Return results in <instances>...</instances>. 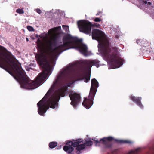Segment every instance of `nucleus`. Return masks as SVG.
Here are the masks:
<instances>
[{
	"instance_id": "obj_10",
	"label": "nucleus",
	"mask_w": 154,
	"mask_h": 154,
	"mask_svg": "<svg viewBox=\"0 0 154 154\" xmlns=\"http://www.w3.org/2000/svg\"><path fill=\"white\" fill-rule=\"evenodd\" d=\"M98 86V82L96 79L95 78L93 79L91 81V86L90 93L95 95Z\"/></svg>"
},
{
	"instance_id": "obj_32",
	"label": "nucleus",
	"mask_w": 154,
	"mask_h": 154,
	"mask_svg": "<svg viewBox=\"0 0 154 154\" xmlns=\"http://www.w3.org/2000/svg\"><path fill=\"white\" fill-rule=\"evenodd\" d=\"M147 3L149 5H151L152 4V3L151 2H147Z\"/></svg>"
},
{
	"instance_id": "obj_9",
	"label": "nucleus",
	"mask_w": 154,
	"mask_h": 154,
	"mask_svg": "<svg viewBox=\"0 0 154 154\" xmlns=\"http://www.w3.org/2000/svg\"><path fill=\"white\" fill-rule=\"evenodd\" d=\"M95 95V94L90 93L88 98H84V100L82 103L83 106L88 109L90 108L93 103V100Z\"/></svg>"
},
{
	"instance_id": "obj_18",
	"label": "nucleus",
	"mask_w": 154,
	"mask_h": 154,
	"mask_svg": "<svg viewBox=\"0 0 154 154\" xmlns=\"http://www.w3.org/2000/svg\"><path fill=\"white\" fill-rule=\"evenodd\" d=\"M91 63L92 64V66L93 65H95L97 67H98L99 66V62H98V61L94 60H92L91 61Z\"/></svg>"
},
{
	"instance_id": "obj_28",
	"label": "nucleus",
	"mask_w": 154,
	"mask_h": 154,
	"mask_svg": "<svg viewBox=\"0 0 154 154\" xmlns=\"http://www.w3.org/2000/svg\"><path fill=\"white\" fill-rule=\"evenodd\" d=\"M36 11L37 13H38L39 14H40L42 12L41 10L39 9H36Z\"/></svg>"
},
{
	"instance_id": "obj_16",
	"label": "nucleus",
	"mask_w": 154,
	"mask_h": 154,
	"mask_svg": "<svg viewBox=\"0 0 154 154\" xmlns=\"http://www.w3.org/2000/svg\"><path fill=\"white\" fill-rule=\"evenodd\" d=\"M116 142H117L118 143H128V144H131L132 143V142L128 140H116Z\"/></svg>"
},
{
	"instance_id": "obj_15",
	"label": "nucleus",
	"mask_w": 154,
	"mask_h": 154,
	"mask_svg": "<svg viewBox=\"0 0 154 154\" xmlns=\"http://www.w3.org/2000/svg\"><path fill=\"white\" fill-rule=\"evenodd\" d=\"M57 145V143L56 142H51L49 143L48 145L49 147L51 149L55 148Z\"/></svg>"
},
{
	"instance_id": "obj_4",
	"label": "nucleus",
	"mask_w": 154,
	"mask_h": 154,
	"mask_svg": "<svg viewBox=\"0 0 154 154\" xmlns=\"http://www.w3.org/2000/svg\"><path fill=\"white\" fill-rule=\"evenodd\" d=\"M77 25L81 32L90 35L92 26L91 22L87 20H80L77 22Z\"/></svg>"
},
{
	"instance_id": "obj_13",
	"label": "nucleus",
	"mask_w": 154,
	"mask_h": 154,
	"mask_svg": "<svg viewBox=\"0 0 154 154\" xmlns=\"http://www.w3.org/2000/svg\"><path fill=\"white\" fill-rule=\"evenodd\" d=\"M85 65L86 66V69L88 70H90L92 66V64L91 61L88 62L87 61L85 63Z\"/></svg>"
},
{
	"instance_id": "obj_2",
	"label": "nucleus",
	"mask_w": 154,
	"mask_h": 154,
	"mask_svg": "<svg viewBox=\"0 0 154 154\" xmlns=\"http://www.w3.org/2000/svg\"><path fill=\"white\" fill-rule=\"evenodd\" d=\"M76 81L75 76L70 69L61 71L46 94L37 103L38 114L43 116L49 107L53 109L57 107L60 97L66 95L68 87H70Z\"/></svg>"
},
{
	"instance_id": "obj_7",
	"label": "nucleus",
	"mask_w": 154,
	"mask_h": 154,
	"mask_svg": "<svg viewBox=\"0 0 154 154\" xmlns=\"http://www.w3.org/2000/svg\"><path fill=\"white\" fill-rule=\"evenodd\" d=\"M92 139L94 141L95 144L96 146H100V143H102L105 145L106 147L110 148L111 147V145L109 142L112 141L113 140V138L112 137H104L101 139L99 141L93 139Z\"/></svg>"
},
{
	"instance_id": "obj_29",
	"label": "nucleus",
	"mask_w": 154,
	"mask_h": 154,
	"mask_svg": "<svg viewBox=\"0 0 154 154\" xmlns=\"http://www.w3.org/2000/svg\"><path fill=\"white\" fill-rule=\"evenodd\" d=\"M147 0H142V2L144 3L145 4H146L147 3Z\"/></svg>"
},
{
	"instance_id": "obj_12",
	"label": "nucleus",
	"mask_w": 154,
	"mask_h": 154,
	"mask_svg": "<svg viewBox=\"0 0 154 154\" xmlns=\"http://www.w3.org/2000/svg\"><path fill=\"white\" fill-rule=\"evenodd\" d=\"M90 73H87L86 74L85 76H83L80 79L81 80L85 79L84 81L85 82H88L90 80Z\"/></svg>"
},
{
	"instance_id": "obj_17",
	"label": "nucleus",
	"mask_w": 154,
	"mask_h": 154,
	"mask_svg": "<svg viewBox=\"0 0 154 154\" xmlns=\"http://www.w3.org/2000/svg\"><path fill=\"white\" fill-rule=\"evenodd\" d=\"M85 148V146L84 144L79 145L76 147V149L79 151Z\"/></svg>"
},
{
	"instance_id": "obj_25",
	"label": "nucleus",
	"mask_w": 154,
	"mask_h": 154,
	"mask_svg": "<svg viewBox=\"0 0 154 154\" xmlns=\"http://www.w3.org/2000/svg\"><path fill=\"white\" fill-rule=\"evenodd\" d=\"M100 26V25L96 23H94L93 24H92V27H99Z\"/></svg>"
},
{
	"instance_id": "obj_27",
	"label": "nucleus",
	"mask_w": 154,
	"mask_h": 154,
	"mask_svg": "<svg viewBox=\"0 0 154 154\" xmlns=\"http://www.w3.org/2000/svg\"><path fill=\"white\" fill-rule=\"evenodd\" d=\"M141 40L140 39H138L137 40V44L139 45H142L141 44V43L140 42Z\"/></svg>"
},
{
	"instance_id": "obj_22",
	"label": "nucleus",
	"mask_w": 154,
	"mask_h": 154,
	"mask_svg": "<svg viewBox=\"0 0 154 154\" xmlns=\"http://www.w3.org/2000/svg\"><path fill=\"white\" fill-rule=\"evenodd\" d=\"M62 27L63 29L65 30L66 32L68 31L69 28L68 26L63 25Z\"/></svg>"
},
{
	"instance_id": "obj_20",
	"label": "nucleus",
	"mask_w": 154,
	"mask_h": 154,
	"mask_svg": "<svg viewBox=\"0 0 154 154\" xmlns=\"http://www.w3.org/2000/svg\"><path fill=\"white\" fill-rule=\"evenodd\" d=\"M16 12L20 14H23L24 13V11L22 9L20 8L17 9L16 11Z\"/></svg>"
},
{
	"instance_id": "obj_6",
	"label": "nucleus",
	"mask_w": 154,
	"mask_h": 154,
	"mask_svg": "<svg viewBox=\"0 0 154 154\" xmlns=\"http://www.w3.org/2000/svg\"><path fill=\"white\" fill-rule=\"evenodd\" d=\"M82 141V139H80L76 140V142H74L72 141L68 142L66 143L67 146H64L63 147V149L65 151L70 153L74 150V148L72 146L77 147L79 143Z\"/></svg>"
},
{
	"instance_id": "obj_5",
	"label": "nucleus",
	"mask_w": 154,
	"mask_h": 154,
	"mask_svg": "<svg viewBox=\"0 0 154 154\" xmlns=\"http://www.w3.org/2000/svg\"><path fill=\"white\" fill-rule=\"evenodd\" d=\"M70 35L73 38H76L77 39V41H72V42H71V43L68 45V48L66 49V50L71 48H75L79 49L80 52L84 55H87L88 48L87 46L85 45L82 44L79 45H76L77 44L81 43L82 40L79 39L76 37H74L72 36L71 35Z\"/></svg>"
},
{
	"instance_id": "obj_33",
	"label": "nucleus",
	"mask_w": 154,
	"mask_h": 154,
	"mask_svg": "<svg viewBox=\"0 0 154 154\" xmlns=\"http://www.w3.org/2000/svg\"><path fill=\"white\" fill-rule=\"evenodd\" d=\"M26 40L27 41H29L28 39V38H26Z\"/></svg>"
},
{
	"instance_id": "obj_23",
	"label": "nucleus",
	"mask_w": 154,
	"mask_h": 154,
	"mask_svg": "<svg viewBox=\"0 0 154 154\" xmlns=\"http://www.w3.org/2000/svg\"><path fill=\"white\" fill-rule=\"evenodd\" d=\"M138 150V149H137L134 151H131L129 152L128 154H136V153H137Z\"/></svg>"
},
{
	"instance_id": "obj_8",
	"label": "nucleus",
	"mask_w": 154,
	"mask_h": 154,
	"mask_svg": "<svg viewBox=\"0 0 154 154\" xmlns=\"http://www.w3.org/2000/svg\"><path fill=\"white\" fill-rule=\"evenodd\" d=\"M69 96L71 100L70 104L72 105L74 107H76L81 100L80 94L77 93H74L73 91H72L70 93Z\"/></svg>"
},
{
	"instance_id": "obj_11",
	"label": "nucleus",
	"mask_w": 154,
	"mask_h": 154,
	"mask_svg": "<svg viewBox=\"0 0 154 154\" xmlns=\"http://www.w3.org/2000/svg\"><path fill=\"white\" fill-rule=\"evenodd\" d=\"M130 98L137 105L141 108H143V106L142 104L141 100L142 98L141 97H136L132 95L130 96Z\"/></svg>"
},
{
	"instance_id": "obj_26",
	"label": "nucleus",
	"mask_w": 154,
	"mask_h": 154,
	"mask_svg": "<svg viewBox=\"0 0 154 154\" xmlns=\"http://www.w3.org/2000/svg\"><path fill=\"white\" fill-rule=\"evenodd\" d=\"M149 44L150 43L148 42L143 43V45L144 47H146L149 46Z\"/></svg>"
},
{
	"instance_id": "obj_19",
	"label": "nucleus",
	"mask_w": 154,
	"mask_h": 154,
	"mask_svg": "<svg viewBox=\"0 0 154 154\" xmlns=\"http://www.w3.org/2000/svg\"><path fill=\"white\" fill-rule=\"evenodd\" d=\"M61 26H59L58 27H54V28H53L52 29H51V30L52 31L54 32H57L59 30L61 29Z\"/></svg>"
},
{
	"instance_id": "obj_30",
	"label": "nucleus",
	"mask_w": 154,
	"mask_h": 154,
	"mask_svg": "<svg viewBox=\"0 0 154 154\" xmlns=\"http://www.w3.org/2000/svg\"><path fill=\"white\" fill-rule=\"evenodd\" d=\"M36 65L35 64H33L32 65H30L29 66V67L30 68H32V66H33V67H35Z\"/></svg>"
},
{
	"instance_id": "obj_24",
	"label": "nucleus",
	"mask_w": 154,
	"mask_h": 154,
	"mask_svg": "<svg viewBox=\"0 0 154 154\" xmlns=\"http://www.w3.org/2000/svg\"><path fill=\"white\" fill-rule=\"evenodd\" d=\"M94 21L96 22H99L101 21V19L100 18L96 17L94 18Z\"/></svg>"
},
{
	"instance_id": "obj_1",
	"label": "nucleus",
	"mask_w": 154,
	"mask_h": 154,
	"mask_svg": "<svg viewBox=\"0 0 154 154\" xmlns=\"http://www.w3.org/2000/svg\"><path fill=\"white\" fill-rule=\"evenodd\" d=\"M57 36L54 35L51 38L43 43L38 39L37 42L38 50L42 52L36 56V60L43 70L36 78L34 81H31L21 68L20 63L17 64L11 60L10 57L5 55V57H0V67L7 71L20 82L24 88L33 89L39 86L52 72L51 66L48 60L58 56L68 48V45L72 41H77L76 38L70 34L65 35L63 39V43L57 46Z\"/></svg>"
},
{
	"instance_id": "obj_31",
	"label": "nucleus",
	"mask_w": 154,
	"mask_h": 154,
	"mask_svg": "<svg viewBox=\"0 0 154 154\" xmlns=\"http://www.w3.org/2000/svg\"><path fill=\"white\" fill-rule=\"evenodd\" d=\"M100 13H101L100 12H98V13L96 14V15L97 16V15H99Z\"/></svg>"
},
{
	"instance_id": "obj_21",
	"label": "nucleus",
	"mask_w": 154,
	"mask_h": 154,
	"mask_svg": "<svg viewBox=\"0 0 154 154\" xmlns=\"http://www.w3.org/2000/svg\"><path fill=\"white\" fill-rule=\"evenodd\" d=\"M27 28L29 31H33L34 30L33 27L30 26H27Z\"/></svg>"
},
{
	"instance_id": "obj_14",
	"label": "nucleus",
	"mask_w": 154,
	"mask_h": 154,
	"mask_svg": "<svg viewBox=\"0 0 154 154\" xmlns=\"http://www.w3.org/2000/svg\"><path fill=\"white\" fill-rule=\"evenodd\" d=\"M84 144L85 145L87 146H89L93 145V142L92 141L88 140L87 139H85Z\"/></svg>"
},
{
	"instance_id": "obj_3",
	"label": "nucleus",
	"mask_w": 154,
	"mask_h": 154,
	"mask_svg": "<svg viewBox=\"0 0 154 154\" xmlns=\"http://www.w3.org/2000/svg\"><path fill=\"white\" fill-rule=\"evenodd\" d=\"M92 37V39L101 42L105 57L111 62L115 67L119 68L123 64V60L119 57L118 48L115 47L112 49L109 48V40L102 31L97 29H93Z\"/></svg>"
}]
</instances>
